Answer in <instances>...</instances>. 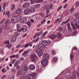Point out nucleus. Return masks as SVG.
I'll list each match as a JSON object with an SVG mask.
<instances>
[{
    "mask_svg": "<svg viewBox=\"0 0 79 79\" xmlns=\"http://www.w3.org/2000/svg\"><path fill=\"white\" fill-rule=\"evenodd\" d=\"M35 75H36V73H32L30 75L26 76V79H31V77H32L34 79L36 77Z\"/></svg>",
    "mask_w": 79,
    "mask_h": 79,
    "instance_id": "nucleus-1",
    "label": "nucleus"
},
{
    "mask_svg": "<svg viewBox=\"0 0 79 79\" xmlns=\"http://www.w3.org/2000/svg\"><path fill=\"white\" fill-rule=\"evenodd\" d=\"M27 31V27L26 25H25L23 26V28H22L20 30H17V31L19 32L23 31V32H25Z\"/></svg>",
    "mask_w": 79,
    "mask_h": 79,
    "instance_id": "nucleus-2",
    "label": "nucleus"
},
{
    "mask_svg": "<svg viewBox=\"0 0 79 79\" xmlns=\"http://www.w3.org/2000/svg\"><path fill=\"white\" fill-rule=\"evenodd\" d=\"M26 70V69L19 70L17 73V74L18 76L23 75L25 73Z\"/></svg>",
    "mask_w": 79,
    "mask_h": 79,
    "instance_id": "nucleus-3",
    "label": "nucleus"
},
{
    "mask_svg": "<svg viewBox=\"0 0 79 79\" xmlns=\"http://www.w3.org/2000/svg\"><path fill=\"white\" fill-rule=\"evenodd\" d=\"M31 58L32 62H35L36 59L37 58V56L36 54H33L31 55Z\"/></svg>",
    "mask_w": 79,
    "mask_h": 79,
    "instance_id": "nucleus-4",
    "label": "nucleus"
},
{
    "mask_svg": "<svg viewBox=\"0 0 79 79\" xmlns=\"http://www.w3.org/2000/svg\"><path fill=\"white\" fill-rule=\"evenodd\" d=\"M44 10H47L46 12V15L47 16L44 18H47L48 17V13H50V10H49V8L48 7V6H47L46 5L44 6Z\"/></svg>",
    "mask_w": 79,
    "mask_h": 79,
    "instance_id": "nucleus-5",
    "label": "nucleus"
},
{
    "mask_svg": "<svg viewBox=\"0 0 79 79\" xmlns=\"http://www.w3.org/2000/svg\"><path fill=\"white\" fill-rule=\"evenodd\" d=\"M35 52L38 54L39 56H40L42 55V52L41 49H40L38 48L36 50Z\"/></svg>",
    "mask_w": 79,
    "mask_h": 79,
    "instance_id": "nucleus-6",
    "label": "nucleus"
},
{
    "mask_svg": "<svg viewBox=\"0 0 79 79\" xmlns=\"http://www.w3.org/2000/svg\"><path fill=\"white\" fill-rule=\"evenodd\" d=\"M30 6V2H26L23 4L22 7L23 8H27Z\"/></svg>",
    "mask_w": 79,
    "mask_h": 79,
    "instance_id": "nucleus-7",
    "label": "nucleus"
},
{
    "mask_svg": "<svg viewBox=\"0 0 79 79\" xmlns=\"http://www.w3.org/2000/svg\"><path fill=\"white\" fill-rule=\"evenodd\" d=\"M48 63V60L47 59H44L41 61V64L43 66H46Z\"/></svg>",
    "mask_w": 79,
    "mask_h": 79,
    "instance_id": "nucleus-8",
    "label": "nucleus"
},
{
    "mask_svg": "<svg viewBox=\"0 0 79 79\" xmlns=\"http://www.w3.org/2000/svg\"><path fill=\"white\" fill-rule=\"evenodd\" d=\"M30 13V10L29 9H26L24 10V14L25 15H28L29 13Z\"/></svg>",
    "mask_w": 79,
    "mask_h": 79,
    "instance_id": "nucleus-9",
    "label": "nucleus"
},
{
    "mask_svg": "<svg viewBox=\"0 0 79 79\" xmlns=\"http://www.w3.org/2000/svg\"><path fill=\"white\" fill-rule=\"evenodd\" d=\"M16 13L17 15H20L22 13V10L21 9H18L16 10Z\"/></svg>",
    "mask_w": 79,
    "mask_h": 79,
    "instance_id": "nucleus-10",
    "label": "nucleus"
},
{
    "mask_svg": "<svg viewBox=\"0 0 79 79\" xmlns=\"http://www.w3.org/2000/svg\"><path fill=\"white\" fill-rule=\"evenodd\" d=\"M48 37L52 40L55 39L56 37V35L55 34L50 35L48 36Z\"/></svg>",
    "mask_w": 79,
    "mask_h": 79,
    "instance_id": "nucleus-11",
    "label": "nucleus"
},
{
    "mask_svg": "<svg viewBox=\"0 0 79 79\" xmlns=\"http://www.w3.org/2000/svg\"><path fill=\"white\" fill-rule=\"evenodd\" d=\"M28 68L29 69H35V65L31 64L29 66Z\"/></svg>",
    "mask_w": 79,
    "mask_h": 79,
    "instance_id": "nucleus-12",
    "label": "nucleus"
},
{
    "mask_svg": "<svg viewBox=\"0 0 79 79\" xmlns=\"http://www.w3.org/2000/svg\"><path fill=\"white\" fill-rule=\"evenodd\" d=\"M49 56H50V55L48 53H45L43 55V57L45 59L48 58Z\"/></svg>",
    "mask_w": 79,
    "mask_h": 79,
    "instance_id": "nucleus-13",
    "label": "nucleus"
},
{
    "mask_svg": "<svg viewBox=\"0 0 79 79\" xmlns=\"http://www.w3.org/2000/svg\"><path fill=\"white\" fill-rule=\"evenodd\" d=\"M15 20L16 17L14 16L10 20V23H13V24H14V23H15V22H16Z\"/></svg>",
    "mask_w": 79,
    "mask_h": 79,
    "instance_id": "nucleus-14",
    "label": "nucleus"
},
{
    "mask_svg": "<svg viewBox=\"0 0 79 79\" xmlns=\"http://www.w3.org/2000/svg\"><path fill=\"white\" fill-rule=\"evenodd\" d=\"M16 40V37H15V36H13L10 39L11 42H15Z\"/></svg>",
    "mask_w": 79,
    "mask_h": 79,
    "instance_id": "nucleus-15",
    "label": "nucleus"
},
{
    "mask_svg": "<svg viewBox=\"0 0 79 79\" xmlns=\"http://www.w3.org/2000/svg\"><path fill=\"white\" fill-rule=\"evenodd\" d=\"M41 44L44 46V47H45V46H47V45H48V42L45 40L42 41Z\"/></svg>",
    "mask_w": 79,
    "mask_h": 79,
    "instance_id": "nucleus-16",
    "label": "nucleus"
},
{
    "mask_svg": "<svg viewBox=\"0 0 79 79\" xmlns=\"http://www.w3.org/2000/svg\"><path fill=\"white\" fill-rule=\"evenodd\" d=\"M26 21H27V19L24 17L21 19L20 20V22L22 23H26Z\"/></svg>",
    "mask_w": 79,
    "mask_h": 79,
    "instance_id": "nucleus-17",
    "label": "nucleus"
},
{
    "mask_svg": "<svg viewBox=\"0 0 79 79\" xmlns=\"http://www.w3.org/2000/svg\"><path fill=\"white\" fill-rule=\"evenodd\" d=\"M74 22L75 25L77 26V24H79V19H76L74 20Z\"/></svg>",
    "mask_w": 79,
    "mask_h": 79,
    "instance_id": "nucleus-18",
    "label": "nucleus"
},
{
    "mask_svg": "<svg viewBox=\"0 0 79 79\" xmlns=\"http://www.w3.org/2000/svg\"><path fill=\"white\" fill-rule=\"evenodd\" d=\"M38 48L40 50H42L44 48V45L41 43V44H39L38 46Z\"/></svg>",
    "mask_w": 79,
    "mask_h": 79,
    "instance_id": "nucleus-19",
    "label": "nucleus"
},
{
    "mask_svg": "<svg viewBox=\"0 0 79 79\" xmlns=\"http://www.w3.org/2000/svg\"><path fill=\"white\" fill-rule=\"evenodd\" d=\"M34 6L35 8H39L41 6V4L39 3L36 4L34 5Z\"/></svg>",
    "mask_w": 79,
    "mask_h": 79,
    "instance_id": "nucleus-20",
    "label": "nucleus"
},
{
    "mask_svg": "<svg viewBox=\"0 0 79 79\" xmlns=\"http://www.w3.org/2000/svg\"><path fill=\"white\" fill-rule=\"evenodd\" d=\"M29 51H25V52H24L23 53V54H22V56H23V55H25L24 56L25 57H26V56H27V54L29 53Z\"/></svg>",
    "mask_w": 79,
    "mask_h": 79,
    "instance_id": "nucleus-21",
    "label": "nucleus"
},
{
    "mask_svg": "<svg viewBox=\"0 0 79 79\" xmlns=\"http://www.w3.org/2000/svg\"><path fill=\"white\" fill-rule=\"evenodd\" d=\"M9 23H10V21H9V20H7L6 21L5 23V25H6V26H4V29H7V25H8V24Z\"/></svg>",
    "mask_w": 79,
    "mask_h": 79,
    "instance_id": "nucleus-22",
    "label": "nucleus"
},
{
    "mask_svg": "<svg viewBox=\"0 0 79 79\" xmlns=\"http://www.w3.org/2000/svg\"><path fill=\"white\" fill-rule=\"evenodd\" d=\"M21 16L20 15H18L16 17V21H19L21 19Z\"/></svg>",
    "mask_w": 79,
    "mask_h": 79,
    "instance_id": "nucleus-23",
    "label": "nucleus"
},
{
    "mask_svg": "<svg viewBox=\"0 0 79 79\" xmlns=\"http://www.w3.org/2000/svg\"><path fill=\"white\" fill-rule=\"evenodd\" d=\"M28 69V67L27 64H25L24 66L22 67V69Z\"/></svg>",
    "mask_w": 79,
    "mask_h": 79,
    "instance_id": "nucleus-24",
    "label": "nucleus"
},
{
    "mask_svg": "<svg viewBox=\"0 0 79 79\" xmlns=\"http://www.w3.org/2000/svg\"><path fill=\"white\" fill-rule=\"evenodd\" d=\"M29 10H30V12L31 13H34V12L35 11V8L34 7H31Z\"/></svg>",
    "mask_w": 79,
    "mask_h": 79,
    "instance_id": "nucleus-25",
    "label": "nucleus"
},
{
    "mask_svg": "<svg viewBox=\"0 0 79 79\" xmlns=\"http://www.w3.org/2000/svg\"><path fill=\"white\" fill-rule=\"evenodd\" d=\"M63 16H61L60 18H58L55 21L54 23H58V22L59 21V20L61 19H63Z\"/></svg>",
    "mask_w": 79,
    "mask_h": 79,
    "instance_id": "nucleus-26",
    "label": "nucleus"
},
{
    "mask_svg": "<svg viewBox=\"0 0 79 79\" xmlns=\"http://www.w3.org/2000/svg\"><path fill=\"white\" fill-rule=\"evenodd\" d=\"M6 47H7L8 48H11L12 47V44H8L6 45Z\"/></svg>",
    "mask_w": 79,
    "mask_h": 79,
    "instance_id": "nucleus-27",
    "label": "nucleus"
},
{
    "mask_svg": "<svg viewBox=\"0 0 79 79\" xmlns=\"http://www.w3.org/2000/svg\"><path fill=\"white\" fill-rule=\"evenodd\" d=\"M62 35H61V34L59 32L57 35V37L58 39H60Z\"/></svg>",
    "mask_w": 79,
    "mask_h": 79,
    "instance_id": "nucleus-28",
    "label": "nucleus"
},
{
    "mask_svg": "<svg viewBox=\"0 0 79 79\" xmlns=\"http://www.w3.org/2000/svg\"><path fill=\"white\" fill-rule=\"evenodd\" d=\"M26 24L28 26V27H31V23L30 22H29V21L27 22L26 23Z\"/></svg>",
    "mask_w": 79,
    "mask_h": 79,
    "instance_id": "nucleus-29",
    "label": "nucleus"
},
{
    "mask_svg": "<svg viewBox=\"0 0 79 79\" xmlns=\"http://www.w3.org/2000/svg\"><path fill=\"white\" fill-rule=\"evenodd\" d=\"M52 60L54 62H56L58 61V58L56 57H54L53 58Z\"/></svg>",
    "mask_w": 79,
    "mask_h": 79,
    "instance_id": "nucleus-30",
    "label": "nucleus"
},
{
    "mask_svg": "<svg viewBox=\"0 0 79 79\" xmlns=\"http://www.w3.org/2000/svg\"><path fill=\"white\" fill-rule=\"evenodd\" d=\"M75 16L77 18L79 19V13H78L77 14H75Z\"/></svg>",
    "mask_w": 79,
    "mask_h": 79,
    "instance_id": "nucleus-31",
    "label": "nucleus"
},
{
    "mask_svg": "<svg viewBox=\"0 0 79 79\" xmlns=\"http://www.w3.org/2000/svg\"><path fill=\"white\" fill-rule=\"evenodd\" d=\"M15 37H17V36H19V35H20V34L19 33H17L16 32H15Z\"/></svg>",
    "mask_w": 79,
    "mask_h": 79,
    "instance_id": "nucleus-32",
    "label": "nucleus"
},
{
    "mask_svg": "<svg viewBox=\"0 0 79 79\" xmlns=\"http://www.w3.org/2000/svg\"><path fill=\"white\" fill-rule=\"evenodd\" d=\"M69 21V19L67 20H66L65 22H62L61 24V25H63L64 24H66V23H68V21Z\"/></svg>",
    "mask_w": 79,
    "mask_h": 79,
    "instance_id": "nucleus-33",
    "label": "nucleus"
},
{
    "mask_svg": "<svg viewBox=\"0 0 79 79\" xmlns=\"http://www.w3.org/2000/svg\"><path fill=\"white\" fill-rule=\"evenodd\" d=\"M40 35H39V33H37L33 37V39H35L37 36L38 37V36H39Z\"/></svg>",
    "mask_w": 79,
    "mask_h": 79,
    "instance_id": "nucleus-34",
    "label": "nucleus"
},
{
    "mask_svg": "<svg viewBox=\"0 0 79 79\" xmlns=\"http://www.w3.org/2000/svg\"><path fill=\"white\" fill-rule=\"evenodd\" d=\"M74 10V6H73L70 10L71 13H72V12H73Z\"/></svg>",
    "mask_w": 79,
    "mask_h": 79,
    "instance_id": "nucleus-35",
    "label": "nucleus"
},
{
    "mask_svg": "<svg viewBox=\"0 0 79 79\" xmlns=\"http://www.w3.org/2000/svg\"><path fill=\"white\" fill-rule=\"evenodd\" d=\"M15 5L12 4L11 6V10H14V8H15Z\"/></svg>",
    "mask_w": 79,
    "mask_h": 79,
    "instance_id": "nucleus-36",
    "label": "nucleus"
},
{
    "mask_svg": "<svg viewBox=\"0 0 79 79\" xmlns=\"http://www.w3.org/2000/svg\"><path fill=\"white\" fill-rule=\"evenodd\" d=\"M62 7H63V6H60L57 9V11H60V9H61V8H62Z\"/></svg>",
    "mask_w": 79,
    "mask_h": 79,
    "instance_id": "nucleus-37",
    "label": "nucleus"
},
{
    "mask_svg": "<svg viewBox=\"0 0 79 79\" xmlns=\"http://www.w3.org/2000/svg\"><path fill=\"white\" fill-rule=\"evenodd\" d=\"M6 15H7L8 17H9L10 15V12H7L6 13Z\"/></svg>",
    "mask_w": 79,
    "mask_h": 79,
    "instance_id": "nucleus-38",
    "label": "nucleus"
},
{
    "mask_svg": "<svg viewBox=\"0 0 79 79\" xmlns=\"http://www.w3.org/2000/svg\"><path fill=\"white\" fill-rule=\"evenodd\" d=\"M76 78H77V77H76V76L73 75L72 76V79H76Z\"/></svg>",
    "mask_w": 79,
    "mask_h": 79,
    "instance_id": "nucleus-39",
    "label": "nucleus"
},
{
    "mask_svg": "<svg viewBox=\"0 0 79 79\" xmlns=\"http://www.w3.org/2000/svg\"><path fill=\"white\" fill-rule=\"evenodd\" d=\"M4 44H10V41H9V40L5 41L4 42Z\"/></svg>",
    "mask_w": 79,
    "mask_h": 79,
    "instance_id": "nucleus-40",
    "label": "nucleus"
},
{
    "mask_svg": "<svg viewBox=\"0 0 79 79\" xmlns=\"http://www.w3.org/2000/svg\"><path fill=\"white\" fill-rule=\"evenodd\" d=\"M40 39V37H38V38H37L35 40H34V41H35V43H36V42H38V41L39 40V39Z\"/></svg>",
    "mask_w": 79,
    "mask_h": 79,
    "instance_id": "nucleus-41",
    "label": "nucleus"
},
{
    "mask_svg": "<svg viewBox=\"0 0 79 79\" xmlns=\"http://www.w3.org/2000/svg\"><path fill=\"white\" fill-rule=\"evenodd\" d=\"M67 26L68 27V29H69L71 28V25H70V24L68 23L67 24Z\"/></svg>",
    "mask_w": 79,
    "mask_h": 79,
    "instance_id": "nucleus-42",
    "label": "nucleus"
},
{
    "mask_svg": "<svg viewBox=\"0 0 79 79\" xmlns=\"http://www.w3.org/2000/svg\"><path fill=\"white\" fill-rule=\"evenodd\" d=\"M19 56L18 54H16V55H14V57H15L16 58H19Z\"/></svg>",
    "mask_w": 79,
    "mask_h": 79,
    "instance_id": "nucleus-43",
    "label": "nucleus"
},
{
    "mask_svg": "<svg viewBox=\"0 0 79 79\" xmlns=\"http://www.w3.org/2000/svg\"><path fill=\"white\" fill-rule=\"evenodd\" d=\"M29 44H27L25 45L24 48H26L27 47H29Z\"/></svg>",
    "mask_w": 79,
    "mask_h": 79,
    "instance_id": "nucleus-44",
    "label": "nucleus"
},
{
    "mask_svg": "<svg viewBox=\"0 0 79 79\" xmlns=\"http://www.w3.org/2000/svg\"><path fill=\"white\" fill-rule=\"evenodd\" d=\"M6 5V2H4V3L3 4V10H5V5Z\"/></svg>",
    "mask_w": 79,
    "mask_h": 79,
    "instance_id": "nucleus-45",
    "label": "nucleus"
},
{
    "mask_svg": "<svg viewBox=\"0 0 79 79\" xmlns=\"http://www.w3.org/2000/svg\"><path fill=\"white\" fill-rule=\"evenodd\" d=\"M51 53L53 55H55V50H52Z\"/></svg>",
    "mask_w": 79,
    "mask_h": 79,
    "instance_id": "nucleus-46",
    "label": "nucleus"
},
{
    "mask_svg": "<svg viewBox=\"0 0 79 79\" xmlns=\"http://www.w3.org/2000/svg\"><path fill=\"white\" fill-rule=\"evenodd\" d=\"M15 62H16V59H14L11 62V63H12V64H14V63H15Z\"/></svg>",
    "mask_w": 79,
    "mask_h": 79,
    "instance_id": "nucleus-47",
    "label": "nucleus"
},
{
    "mask_svg": "<svg viewBox=\"0 0 79 79\" xmlns=\"http://www.w3.org/2000/svg\"><path fill=\"white\" fill-rule=\"evenodd\" d=\"M20 25L19 24H17V29H19L20 28Z\"/></svg>",
    "mask_w": 79,
    "mask_h": 79,
    "instance_id": "nucleus-48",
    "label": "nucleus"
},
{
    "mask_svg": "<svg viewBox=\"0 0 79 79\" xmlns=\"http://www.w3.org/2000/svg\"><path fill=\"white\" fill-rule=\"evenodd\" d=\"M68 30L69 32H72V31H73V28H68Z\"/></svg>",
    "mask_w": 79,
    "mask_h": 79,
    "instance_id": "nucleus-49",
    "label": "nucleus"
},
{
    "mask_svg": "<svg viewBox=\"0 0 79 79\" xmlns=\"http://www.w3.org/2000/svg\"><path fill=\"white\" fill-rule=\"evenodd\" d=\"M48 33V31H45L44 33H43V36H44V35H45L47 34V33Z\"/></svg>",
    "mask_w": 79,
    "mask_h": 79,
    "instance_id": "nucleus-50",
    "label": "nucleus"
},
{
    "mask_svg": "<svg viewBox=\"0 0 79 79\" xmlns=\"http://www.w3.org/2000/svg\"><path fill=\"white\" fill-rule=\"evenodd\" d=\"M59 29L60 31H63V28L62 27H60L59 28Z\"/></svg>",
    "mask_w": 79,
    "mask_h": 79,
    "instance_id": "nucleus-51",
    "label": "nucleus"
},
{
    "mask_svg": "<svg viewBox=\"0 0 79 79\" xmlns=\"http://www.w3.org/2000/svg\"><path fill=\"white\" fill-rule=\"evenodd\" d=\"M73 49L74 50H75V51H76V52L77 51V48L76 47H73Z\"/></svg>",
    "mask_w": 79,
    "mask_h": 79,
    "instance_id": "nucleus-52",
    "label": "nucleus"
},
{
    "mask_svg": "<svg viewBox=\"0 0 79 79\" xmlns=\"http://www.w3.org/2000/svg\"><path fill=\"white\" fill-rule=\"evenodd\" d=\"M45 21H46V19H44L41 23V24H43L45 22Z\"/></svg>",
    "mask_w": 79,
    "mask_h": 79,
    "instance_id": "nucleus-53",
    "label": "nucleus"
},
{
    "mask_svg": "<svg viewBox=\"0 0 79 79\" xmlns=\"http://www.w3.org/2000/svg\"><path fill=\"white\" fill-rule=\"evenodd\" d=\"M6 75H3L2 77V79H5V77H6Z\"/></svg>",
    "mask_w": 79,
    "mask_h": 79,
    "instance_id": "nucleus-54",
    "label": "nucleus"
},
{
    "mask_svg": "<svg viewBox=\"0 0 79 79\" xmlns=\"http://www.w3.org/2000/svg\"><path fill=\"white\" fill-rule=\"evenodd\" d=\"M50 9H52V8H53V4H51L49 6Z\"/></svg>",
    "mask_w": 79,
    "mask_h": 79,
    "instance_id": "nucleus-55",
    "label": "nucleus"
},
{
    "mask_svg": "<svg viewBox=\"0 0 79 79\" xmlns=\"http://www.w3.org/2000/svg\"><path fill=\"white\" fill-rule=\"evenodd\" d=\"M5 20V19H2V21L0 22V24H2V23H3Z\"/></svg>",
    "mask_w": 79,
    "mask_h": 79,
    "instance_id": "nucleus-56",
    "label": "nucleus"
},
{
    "mask_svg": "<svg viewBox=\"0 0 79 79\" xmlns=\"http://www.w3.org/2000/svg\"><path fill=\"white\" fill-rule=\"evenodd\" d=\"M2 72L4 73H6V69H2Z\"/></svg>",
    "mask_w": 79,
    "mask_h": 79,
    "instance_id": "nucleus-57",
    "label": "nucleus"
},
{
    "mask_svg": "<svg viewBox=\"0 0 79 79\" xmlns=\"http://www.w3.org/2000/svg\"><path fill=\"white\" fill-rule=\"evenodd\" d=\"M16 68L17 69H19V68H20V66L19 65H17Z\"/></svg>",
    "mask_w": 79,
    "mask_h": 79,
    "instance_id": "nucleus-58",
    "label": "nucleus"
},
{
    "mask_svg": "<svg viewBox=\"0 0 79 79\" xmlns=\"http://www.w3.org/2000/svg\"><path fill=\"white\" fill-rule=\"evenodd\" d=\"M20 79H26V77L24 76H23L21 77Z\"/></svg>",
    "mask_w": 79,
    "mask_h": 79,
    "instance_id": "nucleus-59",
    "label": "nucleus"
},
{
    "mask_svg": "<svg viewBox=\"0 0 79 79\" xmlns=\"http://www.w3.org/2000/svg\"><path fill=\"white\" fill-rule=\"evenodd\" d=\"M21 44H19L18 45H17L16 46V48H19V47H21Z\"/></svg>",
    "mask_w": 79,
    "mask_h": 79,
    "instance_id": "nucleus-60",
    "label": "nucleus"
},
{
    "mask_svg": "<svg viewBox=\"0 0 79 79\" xmlns=\"http://www.w3.org/2000/svg\"><path fill=\"white\" fill-rule=\"evenodd\" d=\"M30 2L31 4H33V3H34V1L33 0H31Z\"/></svg>",
    "mask_w": 79,
    "mask_h": 79,
    "instance_id": "nucleus-61",
    "label": "nucleus"
},
{
    "mask_svg": "<svg viewBox=\"0 0 79 79\" xmlns=\"http://www.w3.org/2000/svg\"><path fill=\"white\" fill-rule=\"evenodd\" d=\"M43 0H38V3H40V2H43Z\"/></svg>",
    "mask_w": 79,
    "mask_h": 79,
    "instance_id": "nucleus-62",
    "label": "nucleus"
},
{
    "mask_svg": "<svg viewBox=\"0 0 79 79\" xmlns=\"http://www.w3.org/2000/svg\"><path fill=\"white\" fill-rule=\"evenodd\" d=\"M23 50L24 49H23L20 50L19 52V53H21V52H22L23 51Z\"/></svg>",
    "mask_w": 79,
    "mask_h": 79,
    "instance_id": "nucleus-63",
    "label": "nucleus"
},
{
    "mask_svg": "<svg viewBox=\"0 0 79 79\" xmlns=\"http://www.w3.org/2000/svg\"><path fill=\"white\" fill-rule=\"evenodd\" d=\"M15 78V76H13L12 77L10 78V79H14Z\"/></svg>",
    "mask_w": 79,
    "mask_h": 79,
    "instance_id": "nucleus-64",
    "label": "nucleus"
}]
</instances>
